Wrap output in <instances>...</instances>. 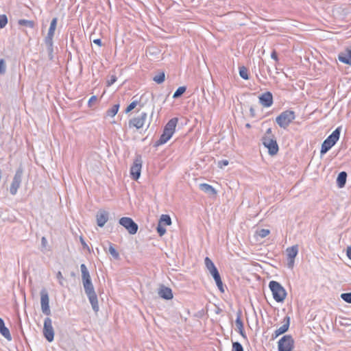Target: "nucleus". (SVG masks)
<instances>
[{
  "label": "nucleus",
  "mask_w": 351,
  "mask_h": 351,
  "mask_svg": "<svg viewBox=\"0 0 351 351\" xmlns=\"http://www.w3.org/2000/svg\"><path fill=\"white\" fill-rule=\"evenodd\" d=\"M178 122V119L177 117L172 118L167 122L160 138L155 143L156 147L166 143L171 138L176 131Z\"/></svg>",
  "instance_id": "f257e3e1"
},
{
  "label": "nucleus",
  "mask_w": 351,
  "mask_h": 351,
  "mask_svg": "<svg viewBox=\"0 0 351 351\" xmlns=\"http://www.w3.org/2000/svg\"><path fill=\"white\" fill-rule=\"evenodd\" d=\"M263 145L268 149V153L271 156L276 155L278 150V145L274 134L272 133L271 128H268L262 137Z\"/></svg>",
  "instance_id": "f03ea898"
},
{
  "label": "nucleus",
  "mask_w": 351,
  "mask_h": 351,
  "mask_svg": "<svg viewBox=\"0 0 351 351\" xmlns=\"http://www.w3.org/2000/svg\"><path fill=\"white\" fill-rule=\"evenodd\" d=\"M58 19L56 17L53 18L50 23V26L48 30V33L47 36L45 38V43L47 47V50L48 52V56L50 60L53 58V38L54 36L55 31L56 29Z\"/></svg>",
  "instance_id": "7ed1b4c3"
},
{
  "label": "nucleus",
  "mask_w": 351,
  "mask_h": 351,
  "mask_svg": "<svg viewBox=\"0 0 351 351\" xmlns=\"http://www.w3.org/2000/svg\"><path fill=\"white\" fill-rule=\"evenodd\" d=\"M82 284H83L85 293L88 298V300L91 304V306H92L93 311L95 313L98 312L99 311L98 299H97V295L95 291L94 286L92 283V281L84 282Z\"/></svg>",
  "instance_id": "20e7f679"
},
{
  "label": "nucleus",
  "mask_w": 351,
  "mask_h": 351,
  "mask_svg": "<svg viewBox=\"0 0 351 351\" xmlns=\"http://www.w3.org/2000/svg\"><path fill=\"white\" fill-rule=\"evenodd\" d=\"M341 133V128L338 127L336 128L332 133L325 139L321 147V155L327 153L332 146L337 142L339 138Z\"/></svg>",
  "instance_id": "39448f33"
},
{
  "label": "nucleus",
  "mask_w": 351,
  "mask_h": 351,
  "mask_svg": "<svg viewBox=\"0 0 351 351\" xmlns=\"http://www.w3.org/2000/svg\"><path fill=\"white\" fill-rule=\"evenodd\" d=\"M269 287L272 292L273 298L277 302H282L287 296L286 290L278 282L271 280L269 283Z\"/></svg>",
  "instance_id": "423d86ee"
},
{
  "label": "nucleus",
  "mask_w": 351,
  "mask_h": 351,
  "mask_svg": "<svg viewBox=\"0 0 351 351\" xmlns=\"http://www.w3.org/2000/svg\"><path fill=\"white\" fill-rule=\"evenodd\" d=\"M295 118V112L288 110L280 113L276 118V122L280 128L286 129Z\"/></svg>",
  "instance_id": "0eeeda50"
},
{
  "label": "nucleus",
  "mask_w": 351,
  "mask_h": 351,
  "mask_svg": "<svg viewBox=\"0 0 351 351\" xmlns=\"http://www.w3.org/2000/svg\"><path fill=\"white\" fill-rule=\"evenodd\" d=\"M23 176V168L20 166L16 171L10 187V193L14 195L20 188Z\"/></svg>",
  "instance_id": "6e6552de"
},
{
  "label": "nucleus",
  "mask_w": 351,
  "mask_h": 351,
  "mask_svg": "<svg viewBox=\"0 0 351 351\" xmlns=\"http://www.w3.org/2000/svg\"><path fill=\"white\" fill-rule=\"evenodd\" d=\"M119 223L123 227H124L128 232L131 234H134L137 232L138 226L136 223L134 221V220L128 217H121Z\"/></svg>",
  "instance_id": "1a4fd4ad"
},
{
  "label": "nucleus",
  "mask_w": 351,
  "mask_h": 351,
  "mask_svg": "<svg viewBox=\"0 0 351 351\" xmlns=\"http://www.w3.org/2000/svg\"><path fill=\"white\" fill-rule=\"evenodd\" d=\"M142 158L141 156H137L134 160L133 165L130 168L131 178L134 180H138L141 176V168H142Z\"/></svg>",
  "instance_id": "9d476101"
},
{
  "label": "nucleus",
  "mask_w": 351,
  "mask_h": 351,
  "mask_svg": "<svg viewBox=\"0 0 351 351\" xmlns=\"http://www.w3.org/2000/svg\"><path fill=\"white\" fill-rule=\"evenodd\" d=\"M293 342L291 335L283 336L278 341V351H292Z\"/></svg>",
  "instance_id": "9b49d317"
},
{
  "label": "nucleus",
  "mask_w": 351,
  "mask_h": 351,
  "mask_svg": "<svg viewBox=\"0 0 351 351\" xmlns=\"http://www.w3.org/2000/svg\"><path fill=\"white\" fill-rule=\"evenodd\" d=\"M43 335L45 339L51 342L54 338V330L52 326V321L49 317H46L44 320Z\"/></svg>",
  "instance_id": "f8f14e48"
},
{
  "label": "nucleus",
  "mask_w": 351,
  "mask_h": 351,
  "mask_svg": "<svg viewBox=\"0 0 351 351\" xmlns=\"http://www.w3.org/2000/svg\"><path fill=\"white\" fill-rule=\"evenodd\" d=\"M40 305L43 313L47 316L50 315L51 310L49 307V294L45 289H43L40 291Z\"/></svg>",
  "instance_id": "ddd939ff"
},
{
  "label": "nucleus",
  "mask_w": 351,
  "mask_h": 351,
  "mask_svg": "<svg viewBox=\"0 0 351 351\" xmlns=\"http://www.w3.org/2000/svg\"><path fill=\"white\" fill-rule=\"evenodd\" d=\"M147 113L142 112L139 116L131 119L128 123L129 128H136V129H140L143 128L147 119Z\"/></svg>",
  "instance_id": "4468645a"
},
{
  "label": "nucleus",
  "mask_w": 351,
  "mask_h": 351,
  "mask_svg": "<svg viewBox=\"0 0 351 351\" xmlns=\"http://www.w3.org/2000/svg\"><path fill=\"white\" fill-rule=\"evenodd\" d=\"M260 104L266 108L270 107L273 104V95L271 92H266L259 96Z\"/></svg>",
  "instance_id": "2eb2a0df"
},
{
  "label": "nucleus",
  "mask_w": 351,
  "mask_h": 351,
  "mask_svg": "<svg viewBox=\"0 0 351 351\" xmlns=\"http://www.w3.org/2000/svg\"><path fill=\"white\" fill-rule=\"evenodd\" d=\"M289 324L290 317L289 316H286L284 319L283 325L275 330L274 333L272 335V339H274L277 338L279 335L286 332L289 330Z\"/></svg>",
  "instance_id": "dca6fc26"
},
{
  "label": "nucleus",
  "mask_w": 351,
  "mask_h": 351,
  "mask_svg": "<svg viewBox=\"0 0 351 351\" xmlns=\"http://www.w3.org/2000/svg\"><path fill=\"white\" fill-rule=\"evenodd\" d=\"M109 213L104 210H99L96 215L97 224L99 227H103L105 223L108 220Z\"/></svg>",
  "instance_id": "f3484780"
},
{
  "label": "nucleus",
  "mask_w": 351,
  "mask_h": 351,
  "mask_svg": "<svg viewBox=\"0 0 351 351\" xmlns=\"http://www.w3.org/2000/svg\"><path fill=\"white\" fill-rule=\"evenodd\" d=\"M158 294L160 298L165 300H171L173 298L172 290L163 285L160 286Z\"/></svg>",
  "instance_id": "a211bd4d"
},
{
  "label": "nucleus",
  "mask_w": 351,
  "mask_h": 351,
  "mask_svg": "<svg viewBox=\"0 0 351 351\" xmlns=\"http://www.w3.org/2000/svg\"><path fill=\"white\" fill-rule=\"evenodd\" d=\"M235 325L237 328L239 333L244 338L247 339L246 334L243 328V323L241 320V311H239L237 313V319L235 320Z\"/></svg>",
  "instance_id": "6ab92c4d"
},
{
  "label": "nucleus",
  "mask_w": 351,
  "mask_h": 351,
  "mask_svg": "<svg viewBox=\"0 0 351 351\" xmlns=\"http://www.w3.org/2000/svg\"><path fill=\"white\" fill-rule=\"evenodd\" d=\"M338 59L340 62L351 65V49H346L341 52L338 56Z\"/></svg>",
  "instance_id": "aec40b11"
},
{
  "label": "nucleus",
  "mask_w": 351,
  "mask_h": 351,
  "mask_svg": "<svg viewBox=\"0 0 351 351\" xmlns=\"http://www.w3.org/2000/svg\"><path fill=\"white\" fill-rule=\"evenodd\" d=\"M210 274H211V276L214 278V280L215 281V283H216L219 290L221 293H224V291H225L224 287H223L222 280L221 279L220 274H219L217 269H215V271H211Z\"/></svg>",
  "instance_id": "412c9836"
},
{
  "label": "nucleus",
  "mask_w": 351,
  "mask_h": 351,
  "mask_svg": "<svg viewBox=\"0 0 351 351\" xmlns=\"http://www.w3.org/2000/svg\"><path fill=\"white\" fill-rule=\"evenodd\" d=\"M0 333L8 341H11L12 340V336L10 335V330L5 326L4 321L1 317H0Z\"/></svg>",
  "instance_id": "4be33fe9"
},
{
  "label": "nucleus",
  "mask_w": 351,
  "mask_h": 351,
  "mask_svg": "<svg viewBox=\"0 0 351 351\" xmlns=\"http://www.w3.org/2000/svg\"><path fill=\"white\" fill-rule=\"evenodd\" d=\"M199 188L200 190L210 195L214 196L217 195V191L208 184L202 183L199 185Z\"/></svg>",
  "instance_id": "5701e85b"
},
{
  "label": "nucleus",
  "mask_w": 351,
  "mask_h": 351,
  "mask_svg": "<svg viewBox=\"0 0 351 351\" xmlns=\"http://www.w3.org/2000/svg\"><path fill=\"white\" fill-rule=\"evenodd\" d=\"M80 269L82 272V283L84 282H90L91 281V278L89 274V271H88V269L86 266L84 264H82L80 265Z\"/></svg>",
  "instance_id": "b1692460"
},
{
  "label": "nucleus",
  "mask_w": 351,
  "mask_h": 351,
  "mask_svg": "<svg viewBox=\"0 0 351 351\" xmlns=\"http://www.w3.org/2000/svg\"><path fill=\"white\" fill-rule=\"evenodd\" d=\"M347 173L346 171H341L339 173L337 178V184L339 188H343L346 182Z\"/></svg>",
  "instance_id": "393cba45"
},
{
  "label": "nucleus",
  "mask_w": 351,
  "mask_h": 351,
  "mask_svg": "<svg viewBox=\"0 0 351 351\" xmlns=\"http://www.w3.org/2000/svg\"><path fill=\"white\" fill-rule=\"evenodd\" d=\"M288 259H295L298 253V246L297 245L288 247L286 250Z\"/></svg>",
  "instance_id": "a878e982"
},
{
  "label": "nucleus",
  "mask_w": 351,
  "mask_h": 351,
  "mask_svg": "<svg viewBox=\"0 0 351 351\" xmlns=\"http://www.w3.org/2000/svg\"><path fill=\"white\" fill-rule=\"evenodd\" d=\"M158 223L162 226H169L171 224V219L168 215H162Z\"/></svg>",
  "instance_id": "bb28decb"
},
{
  "label": "nucleus",
  "mask_w": 351,
  "mask_h": 351,
  "mask_svg": "<svg viewBox=\"0 0 351 351\" xmlns=\"http://www.w3.org/2000/svg\"><path fill=\"white\" fill-rule=\"evenodd\" d=\"M204 263L206 269L209 271L210 273L217 269V267L210 258L206 257L204 259Z\"/></svg>",
  "instance_id": "cd10ccee"
},
{
  "label": "nucleus",
  "mask_w": 351,
  "mask_h": 351,
  "mask_svg": "<svg viewBox=\"0 0 351 351\" xmlns=\"http://www.w3.org/2000/svg\"><path fill=\"white\" fill-rule=\"evenodd\" d=\"M119 109V104H117L112 106V107L106 111V116L113 117H114Z\"/></svg>",
  "instance_id": "c85d7f7f"
},
{
  "label": "nucleus",
  "mask_w": 351,
  "mask_h": 351,
  "mask_svg": "<svg viewBox=\"0 0 351 351\" xmlns=\"http://www.w3.org/2000/svg\"><path fill=\"white\" fill-rule=\"evenodd\" d=\"M18 23L20 25L27 26L30 28H34V25H35V23L33 21H29V20H26V19H20Z\"/></svg>",
  "instance_id": "c756f323"
},
{
  "label": "nucleus",
  "mask_w": 351,
  "mask_h": 351,
  "mask_svg": "<svg viewBox=\"0 0 351 351\" xmlns=\"http://www.w3.org/2000/svg\"><path fill=\"white\" fill-rule=\"evenodd\" d=\"M186 86H180L173 93V97L177 99L180 97L186 91Z\"/></svg>",
  "instance_id": "7c9ffc66"
},
{
  "label": "nucleus",
  "mask_w": 351,
  "mask_h": 351,
  "mask_svg": "<svg viewBox=\"0 0 351 351\" xmlns=\"http://www.w3.org/2000/svg\"><path fill=\"white\" fill-rule=\"evenodd\" d=\"M239 75L244 80L249 79L248 70L245 66L239 67Z\"/></svg>",
  "instance_id": "2f4dec72"
},
{
  "label": "nucleus",
  "mask_w": 351,
  "mask_h": 351,
  "mask_svg": "<svg viewBox=\"0 0 351 351\" xmlns=\"http://www.w3.org/2000/svg\"><path fill=\"white\" fill-rule=\"evenodd\" d=\"M165 79V74L164 72L160 73L158 75L154 77L153 80L157 84H162Z\"/></svg>",
  "instance_id": "473e14b6"
},
{
  "label": "nucleus",
  "mask_w": 351,
  "mask_h": 351,
  "mask_svg": "<svg viewBox=\"0 0 351 351\" xmlns=\"http://www.w3.org/2000/svg\"><path fill=\"white\" fill-rule=\"evenodd\" d=\"M108 250H109V253L112 255V256L114 258L118 259L119 258V254L116 250V249L114 247L112 244H111V243L110 244Z\"/></svg>",
  "instance_id": "72a5a7b5"
},
{
  "label": "nucleus",
  "mask_w": 351,
  "mask_h": 351,
  "mask_svg": "<svg viewBox=\"0 0 351 351\" xmlns=\"http://www.w3.org/2000/svg\"><path fill=\"white\" fill-rule=\"evenodd\" d=\"M232 351H244V349L239 341H234L232 342Z\"/></svg>",
  "instance_id": "f704fd0d"
},
{
  "label": "nucleus",
  "mask_w": 351,
  "mask_h": 351,
  "mask_svg": "<svg viewBox=\"0 0 351 351\" xmlns=\"http://www.w3.org/2000/svg\"><path fill=\"white\" fill-rule=\"evenodd\" d=\"M139 104V101L136 99L134 100L126 108L125 110V113H128L132 111L133 109L136 108V106Z\"/></svg>",
  "instance_id": "c9c22d12"
},
{
  "label": "nucleus",
  "mask_w": 351,
  "mask_h": 351,
  "mask_svg": "<svg viewBox=\"0 0 351 351\" xmlns=\"http://www.w3.org/2000/svg\"><path fill=\"white\" fill-rule=\"evenodd\" d=\"M341 298L346 302L351 304V292L341 293Z\"/></svg>",
  "instance_id": "e433bc0d"
},
{
  "label": "nucleus",
  "mask_w": 351,
  "mask_h": 351,
  "mask_svg": "<svg viewBox=\"0 0 351 351\" xmlns=\"http://www.w3.org/2000/svg\"><path fill=\"white\" fill-rule=\"evenodd\" d=\"M8 23V18L5 14L0 15V29L3 28Z\"/></svg>",
  "instance_id": "4c0bfd02"
},
{
  "label": "nucleus",
  "mask_w": 351,
  "mask_h": 351,
  "mask_svg": "<svg viewBox=\"0 0 351 351\" xmlns=\"http://www.w3.org/2000/svg\"><path fill=\"white\" fill-rule=\"evenodd\" d=\"M269 230L267 229H261L260 230L257 231L258 235L261 238L266 237L269 234Z\"/></svg>",
  "instance_id": "58836bf2"
},
{
  "label": "nucleus",
  "mask_w": 351,
  "mask_h": 351,
  "mask_svg": "<svg viewBox=\"0 0 351 351\" xmlns=\"http://www.w3.org/2000/svg\"><path fill=\"white\" fill-rule=\"evenodd\" d=\"M156 230H157V232H158V234L160 236L164 235L165 234V232H166V229L164 227V226H162V225H161L160 223H158Z\"/></svg>",
  "instance_id": "ea45409f"
},
{
  "label": "nucleus",
  "mask_w": 351,
  "mask_h": 351,
  "mask_svg": "<svg viewBox=\"0 0 351 351\" xmlns=\"http://www.w3.org/2000/svg\"><path fill=\"white\" fill-rule=\"evenodd\" d=\"M6 71V64L3 59H0V74H5Z\"/></svg>",
  "instance_id": "a19ab883"
},
{
  "label": "nucleus",
  "mask_w": 351,
  "mask_h": 351,
  "mask_svg": "<svg viewBox=\"0 0 351 351\" xmlns=\"http://www.w3.org/2000/svg\"><path fill=\"white\" fill-rule=\"evenodd\" d=\"M117 78L115 75H111L110 79L107 81V86H110L112 85L117 81Z\"/></svg>",
  "instance_id": "79ce46f5"
},
{
  "label": "nucleus",
  "mask_w": 351,
  "mask_h": 351,
  "mask_svg": "<svg viewBox=\"0 0 351 351\" xmlns=\"http://www.w3.org/2000/svg\"><path fill=\"white\" fill-rule=\"evenodd\" d=\"M228 160H222L218 162V167L219 168H223L225 166H227L228 165Z\"/></svg>",
  "instance_id": "37998d69"
},
{
  "label": "nucleus",
  "mask_w": 351,
  "mask_h": 351,
  "mask_svg": "<svg viewBox=\"0 0 351 351\" xmlns=\"http://www.w3.org/2000/svg\"><path fill=\"white\" fill-rule=\"evenodd\" d=\"M56 278L59 280V283L60 285L63 286V282L62 280H64V278L62 276V274L61 273V271H58L56 274Z\"/></svg>",
  "instance_id": "c03bdc74"
},
{
  "label": "nucleus",
  "mask_w": 351,
  "mask_h": 351,
  "mask_svg": "<svg viewBox=\"0 0 351 351\" xmlns=\"http://www.w3.org/2000/svg\"><path fill=\"white\" fill-rule=\"evenodd\" d=\"M97 100V97L95 95L92 96L88 100V105L90 106L93 102Z\"/></svg>",
  "instance_id": "a18cd8bd"
},
{
  "label": "nucleus",
  "mask_w": 351,
  "mask_h": 351,
  "mask_svg": "<svg viewBox=\"0 0 351 351\" xmlns=\"http://www.w3.org/2000/svg\"><path fill=\"white\" fill-rule=\"evenodd\" d=\"M271 58L275 60H278V55H277V53L275 50H274L272 52H271Z\"/></svg>",
  "instance_id": "49530a36"
},
{
  "label": "nucleus",
  "mask_w": 351,
  "mask_h": 351,
  "mask_svg": "<svg viewBox=\"0 0 351 351\" xmlns=\"http://www.w3.org/2000/svg\"><path fill=\"white\" fill-rule=\"evenodd\" d=\"M47 243V241L46 238L44 237H42V239H41L42 247H46Z\"/></svg>",
  "instance_id": "de8ad7c7"
},
{
  "label": "nucleus",
  "mask_w": 351,
  "mask_h": 351,
  "mask_svg": "<svg viewBox=\"0 0 351 351\" xmlns=\"http://www.w3.org/2000/svg\"><path fill=\"white\" fill-rule=\"evenodd\" d=\"M289 261H288V267L289 268H293V265H294V259H288Z\"/></svg>",
  "instance_id": "09e8293b"
},
{
  "label": "nucleus",
  "mask_w": 351,
  "mask_h": 351,
  "mask_svg": "<svg viewBox=\"0 0 351 351\" xmlns=\"http://www.w3.org/2000/svg\"><path fill=\"white\" fill-rule=\"evenodd\" d=\"M80 242L82 243V245H83V247L85 248V247H87L88 248V245L86 243V242L84 241V239L81 237L80 238Z\"/></svg>",
  "instance_id": "8fccbe9b"
},
{
  "label": "nucleus",
  "mask_w": 351,
  "mask_h": 351,
  "mask_svg": "<svg viewBox=\"0 0 351 351\" xmlns=\"http://www.w3.org/2000/svg\"><path fill=\"white\" fill-rule=\"evenodd\" d=\"M93 43L99 46H101V39L99 38H97V39H95L93 40Z\"/></svg>",
  "instance_id": "3c124183"
},
{
  "label": "nucleus",
  "mask_w": 351,
  "mask_h": 351,
  "mask_svg": "<svg viewBox=\"0 0 351 351\" xmlns=\"http://www.w3.org/2000/svg\"><path fill=\"white\" fill-rule=\"evenodd\" d=\"M347 256L351 260V247L347 248Z\"/></svg>",
  "instance_id": "603ef678"
},
{
  "label": "nucleus",
  "mask_w": 351,
  "mask_h": 351,
  "mask_svg": "<svg viewBox=\"0 0 351 351\" xmlns=\"http://www.w3.org/2000/svg\"><path fill=\"white\" fill-rule=\"evenodd\" d=\"M250 111L251 116L254 117L255 116V110L253 107H250Z\"/></svg>",
  "instance_id": "864d4df0"
},
{
  "label": "nucleus",
  "mask_w": 351,
  "mask_h": 351,
  "mask_svg": "<svg viewBox=\"0 0 351 351\" xmlns=\"http://www.w3.org/2000/svg\"><path fill=\"white\" fill-rule=\"evenodd\" d=\"M245 127L250 128L251 127L250 123H246Z\"/></svg>",
  "instance_id": "5fc2aeb1"
}]
</instances>
